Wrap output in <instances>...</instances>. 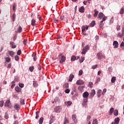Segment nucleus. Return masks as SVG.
<instances>
[{
    "label": "nucleus",
    "instance_id": "obj_1",
    "mask_svg": "<svg viewBox=\"0 0 124 124\" xmlns=\"http://www.w3.org/2000/svg\"><path fill=\"white\" fill-rule=\"evenodd\" d=\"M58 57H59V60H60V63H63V62H65V60L66 59V58L65 57V56H64L63 54L61 53Z\"/></svg>",
    "mask_w": 124,
    "mask_h": 124
},
{
    "label": "nucleus",
    "instance_id": "obj_2",
    "mask_svg": "<svg viewBox=\"0 0 124 124\" xmlns=\"http://www.w3.org/2000/svg\"><path fill=\"white\" fill-rule=\"evenodd\" d=\"M89 50H90V46L87 45L85 47L83 48L81 54H82V55H85V54L87 53V51Z\"/></svg>",
    "mask_w": 124,
    "mask_h": 124
},
{
    "label": "nucleus",
    "instance_id": "obj_3",
    "mask_svg": "<svg viewBox=\"0 0 124 124\" xmlns=\"http://www.w3.org/2000/svg\"><path fill=\"white\" fill-rule=\"evenodd\" d=\"M98 18H99V19H104V18H105V20H106V19H107V16H105L103 13H99L98 16Z\"/></svg>",
    "mask_w": 124,
    "mask_h": 124
},
{
    "label": "nucleus",
    "instance_id": "obj_4",
    "mask_svg": "<svg viewBox=\"0 0 124 124\" xmlns=\"http://www.w3.org/2000/svg\"><path fill=\"white\" fill-rule=\"evenodd\" d=\"M96 56H97L98 60H101V59H102V58H104V59H105V56H103V55H102V53H101V52L98 53L96 55Z\"/></svg>",
    "mask_w": 124,
    "mask_h": 124
},
{
    "label": "nucleus",
    "instance_id": "obj_5",
    "mask_svg": "<svg viewBox=\"0 0 124 124\" xmlns=\"http://www.w3.org/2000/svg\"><path fill=\"white\" fill-rule=\"evenodd\" d=\"M89 95H90V94L89 93V92H85L83 93V97L84 99H87L88 100V97H89Z\"/></svg>",
    "mask_w": 124,
    "mask_h": 124
},
{
    "label": "nucleus",
    "instance_id": "obj_6",
    "mask_svg": "<svg viewBox=\"0 0 124 124\" xmlns=\"http://www.w3.org/2000/svg\"><path fill=\"white\" fill-rule=\"evenodd\" d=\"M105 20V17L102 19V20L100 22L99 24V28L100 29H103V26H104V23H103V22H104Z\"/></svg>",
    "mask_w": 124,
    "mask_h": 124
},
{
    "label": "nucleus",
    "instance_id": "obj_7",
    "mask_svg": "<svg viewBox=\"0 0 124 124\" xmlns=\"http://www.w3.org/2000/svg\"><path fill=\"white\" fill-rule=\"evenodd\" d=\"M113 46L114 48H118L119 47V43L117 41H114L113 43Z\"/></svg>",
    "mask_w": 124,
    "mask_h": 124
},
{
    "label": "nucleus",
    "instance_id": "obj_8",
    "mask_svg": "<svg viewBox=\"0 0 124 124\" xmlns=\"http://www.w3.org/2000/svg\"><path fill=\"white\" fill-rule=\"evenodd\" d=\"M72 119L74 123H75V124H77V120L76 119V115H75V114L72 115Z\"/></svg>",
    "mask_w": 124,
    "mask_h": 124
},
{
    "label": "nucleus",
    "instance_id": "obj_9",
    "mask_svg": "<svg viewBox=\"0 0 124 124\" xmlns=\"http://www.w3.org/2000/svg\"><path fill=\"white\" fill-rule=\"evenodd\" d=\"M88 102V100L87 99H83V102H82V106L84 107H86L88 104H87V103Z\"/></svg>",
    "mask_w": 124,
    "mask_h": 124
},
{
    "label": "nucleus",
    "instance_id": "obj_10",
    "mask_svg": "<svg viewBox=\"0 0 124 124\" xmlns=\"http://www.w3.org/2000/svg\"><path fill=\"white\" fill-rule=\"evenodd\" d=\"M76 84L77 85H83L84 81L81 79H79L76 82Z\"/></svg>",
    "mask_w": 124,
    "mask_h": 124
},
{
    "label": "nucleus",
    "instance_id": "obj_11",
    "mask_svg": "<svg viewBox=\"0 0 124 124\" xmlns=\"http://www.w3.org/2000/svg\"><path fill=\"white\" fill-rule=\"evenodd\" d=\"M94 14L93 15V17H94L95 18H96V17H97V15H98V13H99V12H98L97 10L95 9L94 10Z\"/></svg>",
    "mask_w": 124,
    "mask_h": 124
},
{
    "label": "nucleus",
    "instance_id": "obj_12",
    "mask_svg": "<svg viewBox=\"0 0 124 124\" xmlns=\"http://www.w3.org/2000/svg\"><path fill=\"white\" fill-rule=\"evenodd\" d=\"M73 78H74V75L73 74H70L69 77V81L72 82V80H73Z\"/></svg>",
    "mask_w": 124,
    "mask_h": 124
},
{
    "label": "nucleus",
    "instance_id": "obj_13",
    "mask_svg": "<svg viewBox=\"0 0 124 124\" xmlns=\"http://www.w3.org/2000/svg\"><path fill=\"white\" fill-rule=\"evenodd\" d=\"M79 11L80 13H84V12H85V8L83 6H81L79 9Z\"/></svg>",
    "mask_w": 124,
    "mask_h": 124
},
{
    "label": "nucleus",
    "instance_id": "obj_14",
    "mask_svg": "<svg viewBox=\"0 0 124 124\" xmlns=\"http://www.w3.org/2000/svg\"><path fill=\"white\" fill-rule=\"evenodd\" d=\"M32 57L33 58V61L35 62V61H36V60L37 59V58L36 57V53H33L32 54Z\"/></svg>",
    "mask_w": 124,
    "mask_h": 124
},
{
    "label": "nucleus",
    "instance_id": "obj_15",
    "mask_svg": "<svg viewBox=\"0 0 124 124\" xmlns=\"http://www.w3.org/2000/svg\"><path fill=\"white\" fill-rule=\"evenodd\" d=\"M94 94H95V90H92L91 93V97H93Z\"/></svg>",
    "mask_w": 124,
    "mask_h": 124
},
{
    "label": "nucleus",
    "instance_id": "obj_16",
    "mask_svg": "<svg viewBox=\"0 0 124 124\" xmlns=\"http://www.w3.org/2000/svg\"><path fill=\"white\" fill-rule=\"evenodd\" d=\"M9 103H10V100H7V101L5 102V104H4V106H5V107H9Z\"/></svg>",
    "mask_w": 124,
    "mask_h": 124
},
{
    "label": "nucleus",
    "instance_id": "obj_17",
    "mask_svg": "<svg viewBox=\"0 0 124 124\" xmlns=\"http://www.w3.org/2000/svg\"><path fill=\"white\" fill-rule=\"evenodd\" d=\"M120 123V118L119 117L115 118L114 120V124H119Z\"/></svg>",
    "mask_w": 124,
    "mask_h": 124
},
{
    "label": "nucleus",
    "instance_id": "obj_18",
    "mask_svg": "<svg viewBox=\"0 0 124 124\" xmlns=\"http://www.w3.org/2000/svg\"><path fill=\"white\" fill-rule=\"evenodd\" d=\"M15 91H16V93H21V91H22V89L21 88H19V87H16L15 88Z\"/></svg>",
    "mask_w": 124,
    "mask_h": 124
},
{
    "label": "nucleus",
    "instance_id": "obj_19",
    "mask_svg": "<svg viewBox=\"0 0 124 124\" xmlns=\"http://www.w3.org/2000/svg\"><path fill=\"white\" fill-rule=\"evenodd\" d=\"M8 53L10 56H11V57H13V55L15 54V52H14L13 51H8Z\"/></svg>",
    "mask_w": 124,
    "mask_h": 124
},
{
    "label": "nucleus",
    "instance_id": "obj_20",
    "mask_svg": "<svg viewBox=\"0 0 124 124\" xmlns=\"http://www.w3.org/2000/svg\"><path fill=\"white\" fill-rule=\"evenodd\" d=\"M14 108L15 109H16V110H17V111H18V110H20V105L18 104H16L15 105Z\"/></svg>",
    "mask_w": 124,
    "mask_h": 124
},
{
    "label": "nucleus",
    "instance_id": "obj_21",
    "mask_svg": "<svg viewBox=\"0 0 124 124\" xmlns=\"http://www.w3.org/2000/svg\"><path fill=\"white\" fill-rule=\"evenodd\" d=\"M69 124V120H68V119L65 117L64 119V122L63 124Z\"/></svg>",
    "mask_w": 124,
    "mask_h": 124
},
{
    "label": "nucleus",
    "instance_id": "obj_22",
    "mask_svg": "<svg viewBox=\"0 0 124 124\" xmlns=\"http://www.w3.org/2000/svg\"><path fill=\"white\" fill-rule=\"evenodd\" d=\"M124 33L122 32V33L121 32H118L117 34L118 37H119L120 38H122L123 36H124Z\"/></svg>",
    "mask_w": 124,
    "mask_h": 124
},
{
    "label": "nucleus",
    "instance_id": "obj_23",
    "mask_svg": "<svg viewBox=\"0 0 124 124\" xmlns=\"http://www.w3.org/2000/svg\"><path fill=\"white\" fill-rule=\"evenodd\" d=\"M38 86V83H37V81H33V87L34 88H36Z\"/></svg>",
    "mask_w": 124,
    "mask_h": 124
},
{
    "label": "nucleus",
    "instance_id": "obj_24",
    "mask_svg": "<svg viewBox=\"0 0 124 124\" xmlns=\"http://www.w3.org/2000/svg\"><path fill=\"white\" fill-rule=\"evenodd\" d=\"M84 88H85V86H82L80 85L79 86L78 89L79 91H80V92H82V90H83Z\"/></svg>",
    "mask_w": 124,
    "mask_h": 124
},
{
    "label": "nucleus",
    "instance_id": "obj_25",
    "mask_svg": "<svg viewBox=\"0 0 124 124\" xmlns=\"http://www.w3.org/2000/svg\"><path fill=\"white\" fill-rule=\"evenodd\" d=\"M95 25V21H93L90 24V26L91 27V28H93V27H94Z\"/></svg>",
    "mask_w": 124,
    "mask_h": 124
},
{
    "label": "nucleus",
    "instance_id": "obj_26",
    "mask_svg": "<svg viewBox=\"0 0 124 124\" xmlns=\"http://www.w3.org/2000/svg\"><path fill=\"white\" fill-rule=\"evenodd\" d=\"M10 44H11V45H12V48L13 49H15V48H16V46L15 45H14V42H10Z\"/></svg>",
    "mask_w": 124,
    "mask_h": 124
},
{
    "label": "nucleus",
    "instance_id": "obj_27",
    "mask_svg": "<svg viewBox=\"0 0 124 124\" xmlns=\"http://www.w3.org/2000/svg\"><path fill=\"white\" fill-rule=\"evenodd\" d=\"M43 121H44V118L43 117H41L39 121V124H43Z\"/></svg>",
    "mask_w": 124,
    "mask_h": 124
},
{
    "label": "nucleus",
    "instance_id": "obj_28",
    "mask_svg": "<svg viewBox=\"0 0 124 124\" xmlns=\"http://www.w3.org/2000/svg\"><path fill=\"white\" fill-rule=\"evenodd\" d=\"M54 111L55 113H58L60 111V107H56L54 108Z\"/></svg>",
    "mask_w": 124,
    "mask_h": 124
},
{
    "label": "nucleus",
    "instance_id": "obj_29",
    "mask_svg": "<svg viewBox=\"0 0 124 124\" xmlns=\"http://www.w3.org/2000/svg\"><path fill=\"white\" fill-rule=\"evenodd\" d=\"M114 116H118L119 115V111H118V109H115L113 111Z\"/></svg>",
    "mask_w": 124,
    "mask_h": 124
},
{
    "label": "nucleus",
    "instance_id": "obj_30",
    "mask_svg": "<svg viewBox=\"0 0 124 124\" xmlns=\"http://www.w3.org/2000/svg\"><path fill=\"white\" fill-rule=\"evenodd\" d=\"M39 113H40L39 111H37L36 112L35 119H38V118H39Z\"/></svg>",
    "mask_w": 124,
    "mask_h": 124
},
{
    "label": "nucleus",
    "instance_id": "obj_31",
    "mask_svg": "<svg viewBox=\"0 0 124 124\" xmlns=\"http://www.w3.org/2000/svg\"><path fill=\"white\" fill-rule=\"evenodd\" d=\"M22 27L21 26H19L17 28V32H22Z\"/></svg>",
    "mask_w": 124,
    "mask_h": 124
},
{
    "label": "nucleus",
    "instance_id": "obj_32",
    "mask_svg": "<svg viewBox=\"0 0 124 124\" xmlns=\"http://www.w3.org/2000/svg\"><path fill=\"white\" fill-rule=\"evenodd\" d=\"M35 22H36L35 20H34V19H32V20H31V25L32 26H35V25H36V23H35Z\"/></svg>",
    "mask_w": 124,
    "mask_h": 124
},
{
    "label": "nucleus",
    "instance_id": "obj_33",
    "mask_svg": "<svg viewBox=\"0 0 124 124\" xmlns=\"http://www.w3.org/2000/svg\"><path fill=\"white\" fill-rule=\"evenodd\" d=\"M113 112H114V108H111L109 110V115H112V114H113Z\"/></svg>",
    "mask_w": 124,
    "mask_h": 124
},
{
    "label": "nucleus",
    "instance_id": "obj_34",
    "mask_svg": "<svg viewBox=\"0 0 124 124\" xmlns=\"http://www.w3.org/2000/svg\"><path fill=\"white\" fill-rule=\"evenodd\" d=\"M76 60V56L73 55L71 57V61L72 62H74V61H75Z\"/></svg>",
    "mask_w": 124,
    "mask_h": 124
},
{
    "label": "nucleus",
    "instance_id": "obj_35",
    "mask_svg": "<svg viewBox=\"0 0 124 124\" xmlns=\"http://www.w3.org/2000/svg\"><path fill=\"white\" fill-rule=\"evenodd\" d=\"M16 6H17V4L16 3H14V5L13 6V10L15 11L16 10Z\"/></svg>",
    "mask_w": 124,
    "mask_h": 124
},
{
    "label": "nucleus",
    "instance_id": "obj_36",
    "mask_svg": "<svg viewBox=\"0 0 124 124\" xmlns=\"http://www.w3.org/2000/svg\"><path fill=\"white\" fill-rule=\"evenodd\" d=\"M111 83H115L116 82V77H113L111 79Z\"/></svg>",
    "mask_w": 124,
    "mask_h": 124
},
{
    "label": "nucleus",
    "instance_id": "obj_37",
    "mask_svg": "<svg viewBox=\"0 0 124 124\" xmlns=\"http://www.w3.org/2000/svg\"><path fill=\"white\" fill-rule=\"evenodd\" d=\"M65 104L68 106H70L72 104V102L71 101H67L65 102Z\"/></svg>",
    "mask_w": 124,
    "mask_h": 124
},
{
    "label": "nucleus",
    "instance_id": "obj_38",
    "mask_svg": "<svg viewBox=\"0 0 124 124\" xmlns=\"http://www.w3.org/2000/svg\"><path fill=\"white\" fill-rule=\"evenodd\" d=\"M5 61L7 62H11V59L9 58V57H6Z\"/></svg>",
    "mask_w": 124,
    "mask_h": 124
},
{
    "label": "nucleus",
    "instance_id": "obj_39",
    "mask_svg": "<svg viewBox=\"0 0 124 124\" xmlns=\"http://www.w3.org/2000/svg\"><path fill=\"white\" fill-rule=\"evenodd\" d=\"M4 104V101L2 100L0 101V107H3Z\"/></svg>",
    "mask_w": 124,
    "mask_h": 124
},
{
    "label": "nucleus",
    "instance_id": "obj_40",
    "mask_svg": "<svg viewBox=\"0 0 124 124\" xmlns=\"http://www.w3.org/2000/svg\"><path fill=\"white\" fill-rule=\"evenodd\" d=\"M29 70L31 71V72H33V70H34V66L30 67Z\"/></svg>",
    "mask_w": 124,
    "mask_h": 124
},
{
    "label": "nucleus",
    "instance_id": "obj_41",
    "mask_svg": "<svg viewBox=\"0 0 124 124\" xmlns=\"http://www.w3.org/2000/svg\"><path fill=\"white\" fill-rule=\"evenodd\" d=\"M124 13V7H122L120 11V14L123 15Z\"/></svg>",
    "mask_w": 124,
    "mask_h": 124
},
{
    "label": "nucleus",
    "instance_id": "obj_42",
    "mask_svg": "<svg viewBox=\"0 0 124 124\" xmlns=\"http://www.w3.org/2000/svg\"><path fill=\"white\" fill-rule=\"evenodd\" d=\"M20 104L22 105H24V104H25V99H21V100H20Z\"/></svg>",
    "mask_w": 124,
    "mask_h": 124
},
{
    "label": "nucleus",
    "instance_id": "obj_43",
    "mask_svg": "<svg viewBox=\"0 0 124 124\" xmlns=\"http://www.w3.org/2000/svg\"><path fill=\"white\" fill-rule=\"evenodd\" d=\"M92 124H98V121L97 120L95 119L93 121Z\"/></svg>",
    "mask_w": 124,
    "mask_h": 124
},
{
    "label": "nucleus",
    "instance_id": "obj_44",
    "mask_svg": "<svg viewBox=\"0 0 124 124\" xmlns=\"http://www.w3.org/2000/svg\"><path fill=\"white\" fill-rule=\"evenodd\" d=\"M84 61H85V57H81V59H80L79 60V62L80 63L83 62H84Z\"/></svg>",
    "mask_w": 124,
    "mask_h": 124
},
{
    "label": "nucleus",
    "instance_id": "obj_45",
    "mask_svg": "<svg viewBox=\"0 0 124 124\" xmlns=\"http://www.w3.org/2000/svg\"><path fill=\"white\" fill-rule=\"evenodd\" d=\"M82 74H83V70H80L79 71L78 75H79V76H82Z\"/></svg>",
    "mask_w": 124,
    "mask_h": 124
},
{
    "label": "nucleus",
    "instance_id": "obj_46",
    "mask_svg": "<svg viewBox=\"0 0 124 124\" xmlns=\"http://www.w3.org/2000/svg\"><path fill=\"white\" fill-rule=\"evenodd\" d=\"M16 19V15L15 14H13V21H15V19Z\"/></svg>",
    "mask_w": 124,
    "mask_h": 124
},
{
    "label": "nucleus",
    "instance_id": "obj_47",
    "mask_svg": "<svg viewBox=\"0 0 124 124\" xmlns=\"http://www.w3.org/2000/svg\"><path fill=\"white\" fill-rule=\"evenodd\" d=\"M65 89H67L69 87V84L68 83H65L64 85Z\"/></svg>",
    "mask_w": 124,
    "mask_h": 124
},
{
    "label": "nucleus",
    "instance_id": "obj_48",
    "mask_svg": "<svg viewBox=\"0 0 124 124\" xmlns=\"http://www.w3.org/2000/svg\"><path fill=\"white\" fill-rule=\"evenodd\" d=\"M53 21H54L55 23H59V20L57 19V18H56V17L53 18Z\"/></svg>",
    "mask_w": 124,
    "mask_h": 124
},
{
    "label": "nucleus",
    "instance_id": "obj_49",
    "mask_svg": "<svg viewBox=\"0 0 124 124\" xmlns=\"http://www.w3.org/2000/svg\"><path fill=\"white\" fill-rule=\"evenodd\" d=\"M97 64H95L92 66V69H95V68H97Z\"/></svg>",
    "mask_w": 124,
    "mask_h": 124
},
{
    "label": "nucleus",
    "instance_id": "obj_50",
    "mask_svg": "<svg viewBox=\"0 0 124 124\" xmlns=\"http://www.w3.org/2000/svg\"><path fill=\"white\" fill-rule=\"evenodd\" d=\"M100 81V78H99V77H97V78H96V80L95 83H98V82H99Z\"/></svg>",
    "mask_w": 124,
    "mask_h": 124
},
{
    "label": "nucleus",
    "instance_id": "obj_51",
    "mask_svg": "<svg viewBox=\"0 0 124 124\" xmlns=\"http://www.w3.org/2000/svg\"><path fill=\"white\" fill-rule=\"evenodd\" d=\"M21 54H22V51H21V50H18L17 52V55H18L19 56H20Z\"/></svg>",
    "mask_w": 124,
    "mask_h": 124
},
{
    "label": "nucleus",
    "instance_id": "obj_52",
    "mask_svg": "<svg viewBox=\"0 0 124 124\" xmlns=\"http://www.w3.org/2000/svg\"><path fill=\"white\" fill-rule=\"evenodd\" d=\"M86 31V27L85 26H82V32H84Z\"/></svg>",
    "mask_w": 124,
    "mask_h": 124
},
{
    "label": "nucleus",
    "instance_id": "obj_53",
    "mask_svg": "<svg viewBox=\"0 0 124 124\" xmlns=\"http://www.w3.org/2000/svg\"><path fill=\"white\" fill-rule=\"evenodd\" d=\"M89 87L90 88H92V87H93V84L92 82H89Z\"/></svg>",
    "mask_w": 124,
    "mask_h": 124
},
{
    "label": "nucleus",
    "instance_id": "obj_54",
    "mask_svg": "<svg viewBox=\"0 0 124 124\" xmlns=\"http://www.w3.org/2000/svg\"><path fill=\"white\" fill-rule=\"evenodd\" d=\"M4 118H5V119H6L7 120V119H8L9 118V117L8 116V114L6 113L5 114Z\"/></svg>",
    "mask_w": 124,
    "mask_h": 124
},
{
    "label": "nucleus",
    "instance_id": "obj_55",
    "mask_svg": "<svg viewBox=\"0 0 124 124\" xmlns=\"http://www.w3.org/2000/svg\"><path fill=\"white\" fill-rule=\"evenodd\" d=\"M16 61H19V57L17 55H16L15 57Z\"/></svg>",
    "mask_w": 124,
    "mask_h": 124
},
{
    "label": "nucleus",
    "instance_id": "obj_56",
    "mask_svg": "<svg viewBox=\"0 0 124 124\" xmlns=\"http://www.w3.org/2000/svg\"><path fill=\"white\" fill-rule=\"evenodd\" d=\"M116 29L117 31H120L121 30V26L118 25L116 27Z\"/></svg>",
    "mask_w": 124,
    "mask_h": 124
},
{
    "label": "nucleus",
    "instance_id": "obj_57",
    "mask_svg": "<svg viewBox=\"0 0 124 124\" xmlns=\"http://www.w3.org/2000/svg\"><path fill=\"white\" fill-rule=\"evenodd\" d=\"M70 92V90L69 89H66L65 91V93H69Z\"/></svg>",
    "mask_w": 124,
    "mask_h": 124
},
{
    "label": "nucleus",
    "instance_id": "obj_58",
    "mask_svg": "<svg viewBox=\"0 0 124 124\" xmlns=\"http://www.w3.org/2000/svg\"><path fill=\"white\" fill-rule=\"evenodd\" d=\"M106 92H107V90L106 89V88L104 89L102 92L103 95L104 93H106Z\"/></svg>",
    "mask_w": 124,
    "mask_h": 124
},
{
    "label": "nucleus",
    "instance_id": "obj_59",
    "mask_svg": "<svg viewBox=\"0 0 124 124\" xmlns=\"http://www.w3.org/2000/svg\"><path fill=\"white\" fill-rule=\"evenodd\" d=\"M19 86L20 87V88H24V84L19 83Z\"/></svg>",
    "mask_w": 124,
    "mask_h": 124
},
{
    "label": "nucleus",
    "instance_id": "obj_60",
    "mask_svg": "<svg viewBox=\"0 0 124 124\" xmlns=\"http://www.w3.org/2000/svg\"><path fill=\"white\" fill-rule=\"evenodd\" d=\"M38 70H41V65L39 64H38Z\"/></svg>",
    "mask_w": 124,
    "mask_h": 124
},
{
    "label": "nucleus",
    "instance_id": "obj_61",
    "mask_svg": "<svg viewBox=\"0 0 124 124\" xmlns=\"http://www.w3.org/2000/svg\"><path fill=\"white\" fill-rule=\"evenodd\" d=\"M90 120H91V116L88 115L87 117V121H90Z\"/></svg>",
    "mask_w": 124,
    "mask_h": 124
},
{
    "label": "nucleus",
    "instance_id": "obj_62",
    "mask_svg": "<svg viewBox=\"0 0 124 124\" xmlns=\"http://www.w3.org/2000/svg\"><path fill=\"white\" fill-rule=\"evenodd\" d=\"M54 101H55V102H57V101H60V100H59V98L56 97V98L54 99Z\"/></svg>",
    "mask_w": 124,
    "mask_h": 124
},
{
    "label": "nucleus",
    "instance_id": "obj_63",
    "mask_svg": "<svg viewBox=\"0 0 124 124\" xmlns=\"http://www.w3.org/2000/svg\"><path fill=\"white\" fill-rule=\"evenodd\" d=\"M121 47H124V42H122L121 45H120Z\"/></svg>",
    "mask_w": 124,
    "mask_h": 124
},
{
    "label": "nucleus",
    "instance_id": "obj_64",
    "mask_svg": "<svg viewBox=\"0 0 124 124\" xmlns=\"http://www.w3.org/2000/svg\"><path fill=\"white\" fill-rule=\"evenodd\" d=\"M122 32L124 34V25L122 27Z\"/></svg>",
    "mask_w": 124,
    "mask_h": 124
}]
</instances>
